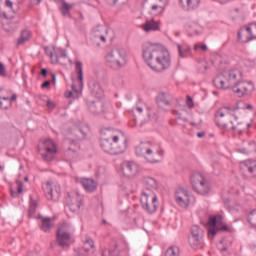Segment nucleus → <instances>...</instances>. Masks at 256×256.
I'll list each match as a JSON object with an SVG mask.
<instances>
[{"instance_id": "1", "label": "nucleus", "mask_w": 256, "mask_h": 256, "mask_svg": "<svg viewBox=\"0 0 256 256\" xmlns=\"http://www.w3.org/2000/svg\"><path fill=\"white\" fill-rule=\"evenodd\" d=\"M216 89H231L236 97H249L255 90L251 81L243 79V72L231 69L216 76L213 80Z\"/></svg>"}, {"instance_id": "2", "label": "nucleus", "mask_w": 256, "mask_h": 256, "mask_svg": "<svg viewBox=\"0 0 256 256\" xmlns=\"http://www.w3.org/2000/svg\"><path fill=\"white\" fill-rule=\"evenodd\" d=\"M142 57L153 71H165L171 67V54L159 43L146 42L142 47Z\"/></svg>"}, {"instance_id": "3", "label": "nucleus", "mask_w": 256, "mask_h": 256, "mask_svg": "<svg viewBox=\"0 0 256 256\" xmlns=\"http://www.w3.org/2000/svg\"><path fill=\"white\" fill-rule=\"evenodd\" d=\"M142 183L144 185L140 197L142 209H144L146 213L153 215L159 208V199L157 198V194H155V191H157L159 187V183L155 178L149 176L144 177Z\"/></svg>"}, {"instance_id": "4", "label": "nucleus", "mask_w": 256, "mask_h": 256, "mask_svg": "<svg viewBox=\"0 0 256 256\" xmlns=\"http://www.w3.org/2000/svg\"><path fill=\"white\" fill-rule=\"evenodd\" d=\"M107 136H102L100 140V145L105 151L110 155H121L125 153L127 149V138L122 132H113L111 130L106 131Z\"/></svg>"}, {"instance_id": "5", "label": "nucleus", "mask_w": 256, "mask_h": 256, "mask_svg": "<svg viewBox=\"0 0 256 256\" xmlns=\"http://www.w3.org/2000/svg\"><path fill=\"white\" fill-rule=\"evenodd\" d=\"M136 155L143 157L147 163H161L165 152L159 145L152 144L151 142H142L136 147Z\"/></svg>"}, {"instance_id": "6", "label": "nucleus", "mask_w": 256, "mask_h": 256, "mask_svg": "<svg viewBox=\"0 0 256 256\" xmlns=\"http://www.w3.org/2000/svg\"><path fill=\"white\" fill-rule=\"evenodd\" d=\"M239 109H248V111H253L254 108L253 105L247 104L245 102H238L237 107L235 108H231L229 106H224L220 108L216 112V123L218 127H220L221 129H227V127H229V123H227V120H225V118H233L234 120L238 121L239 116H237V112L239 111Z\"/></svg>"}, {"instance_id": "7", "label": "nucleus", "mask_w": 256, "mask_h": 256, "mask_svg": "<svg viewBox=\"0 0 256 256\" xmlns=\"http://www.w3.org/2000/svg\"><path fill=\"white\" fill-rule=\"evenodd\" d=\"M105 63L114 71L123 69L127 65V53L123 48H114L105 55Z\"/></svg>"}, {"instance_id": "8", "label": "nucleus", "mask_w": 256, "mask_h": 256, "mask_svg": "<svg viewBox=\"0 0 256 256\" xmlns=\"http://www.w3.org/2000/svg\"><path fill=\"white\" fill-rule=\"evenodd\" d=\"M191 185L198 195H207L211 191V184L201 173L193 174L190 178Z\"/></svg>"}, {"instance_id": "9", "label": "nucleus", "mask_w": 256, "mask_h": 256, "mask_svg": "<svg viewBox=\"0 0 256 256\" xmlns=\"http://www.w3.org/2000/svg\"><path fill=\"white\" fill-rule=\"evenodd\" d=\"M190 236L188 238L189 244L193 249H197L199 245L203 244V238L205 237V230L199 225H193L190 230Z\"/></svg>"}, {"instance_id": "10", "label": "nucleus", "mask_w": 256, "mask_h": 256, "mask_svg": "<svg viewBox=\"0 0 256 256\" xmlns=\"http://www.w3.org/2000/svg\"><path fill=\"white\" fill-rule=\"evenodd\" d=\"M256 39V23L244 26L238 31L239 43H250Z\"/></svg>"}, {"instance_id": "11", "label": "nucleus", "mask_w": 256, "mask_h": 256, "mask_svg": "<svg viewBox=\"0 0 256 256\" xmlns=\"http://www.w3.org/2000/svg\"><path fill=\"white\" fill-rule=\"evenodd\" d=\"M67 209L72 213H77L81 209L83 203V196L77 191L69 192L66 197Z\"/></svg>"}, {"instance_id": "12", "label": "nucleus", "mask_w": 256, "mask_h": 256, "mask_svg": "<svg viewBox=\"0 0 256 256\" xmlns=\"http://www.w3.org/2000/svg\"><path fill=\"white\" fill-rule=\"evenodd\" d=\"M69 224H62L56 233L57 243L60 247H69L71 241V233H69Z\"/></svg>"}, {"instance_id": "13", "label": "nucleus", "mask_w": 256, "mask_h": 256, "mask_svg": "<svg viewBox=\"0 0 256 256\" xmlns=\"http://www.w3.org/2000/svg\"><path fill=\"white\" fill-rule=\"evenodd\" d=\"M43 190L48 201L57 202L61 198V186L57 183L47 182Z\"/></svg>"}, {"instance_id": "14", "label": "nucleus", "mask_w": 256, "mask_h": 256, "mask_svg": "<svg viewBox=\"0 0 256 256\" xmlns=\"http://www.w3.org/2000/svg\"><path fill=\"white\" fill-rule=\"evenodd\" d=\"M44 149L45 152H41V150H39L42 159L48 162L53 161V159H55V155H57V144H55L51 139H46L44 141Z\"/></svg>"}, {"instance_id": "15", "label": "nucleus", "mask_w": 256, "mask_h": 256, "mask_svg": "<svg viewBox=\"0 0 256 256\" xmlns=\"http://www.w3.org/2000/svg\"><path fill=\"white\" fill-rule=\"evenodd\" d=\"M121 170L124 177L133 179V177H137V175H139V164L133 161H125L121 164Z\"/></svg>"}, {"instance_id": "16", "label": "nucleus", "mask_w": 256, "mask_h": 256, "mask_svg": "<svg viewBox=\"0 0 256 256\" xmlns=\"http://www.w3.org/2000/svg\"><path fill=\"white\" fill-rule=\"evenodd\" d=\"M175 200L177 205L183 209H187L189 203H191V194L186 189H179L176 191Z\"/></svg>"}, {"instance_id": "17", "label": "nucleus", "mask_w": 256, "mask_h": 256, "mask_svg": "<svg viewBox=\"0 0 256 256\" xmlns=\"http://www.w3.org/2000/svg\"><path fill=\"white\" fill-rule=\"evenodd\" d=\"M87 105L92 115H101L103 113H107V104L101 100L88 102Z\"/></svg>"}, {"instance_id": "18", "label": "nucleus", "mask_w": 256, "mask_h": 256, "mask_svg": "<svg viewBox=\"0 0 256 256\" xmlns=\"http://www.w3.org/2000/svg\"><path fill=\"white\" fill-rule=\"evenodd\" d=\"M240 169L244 173H249L250 177H256V161L246 160L240 164Z\"/></svg>"}, {"instance_id": "19", "label": "nucleus", "mask_w": 256, "mask_h": 256, "mask_svg": "<svg viewBox=\"0 0 256 256\" xmlns=\"http://www.w3.org/2000/svg\"><path fill=\"white\" fill-rule=\"evenodd\" d=\"M46 53L50 59H54L56 63H61V59H67V52L61 48H56L53 51H48L46 49Z\"/></svg>"}, {"instance_id": "20", "label": "nucleus", "mask_w": 256, "mask_h": 256, "mask_svg": "<svg viewBox=\"0 0 256 256\" xmlns=\"http://www.w3.org/2000/svg\"><path fill=\"white\" fill-rule=\"evenodd\" d=\"M179 5L184 11H195L196 9H199L201 0H179Z\"/></svg>"}, {"instance_id": "21", "label": "nucleus", "mask_w": 256, "mask_h": 256, "mask_svg": "<svg viewBox=\"0 0 256 256\" xmlns=\"http://www.w3.org/2000/svg\"><path fill=\"white\" fill-rule=\"evenodd\" d=\"M186 31H187L189 37H195V36L201 35V33H203V26H201L197 22H189L186 25Z\"/></svg>"}, {"instance_id": "22", "label": "nucleus", "mask_w": 256, "mask_h": 256, "mask_svg": "<svg viewBox=\"0 0 256 256\" xmlns=\"http://www.w3.org/2000/svg\"><path fill=\"white\" fill-rule=\"evenodd\" d=\"M223 220V216L221 215H216V216H211L208 220V234L212 235V237H215L217 235V223Z\"/></svg>"}, {"instance_id": "23", "label": "nucleus", "mask_w": 256, "mask_h": 256, "mask_svg": "<svg viewBox=\"0 0 256 256\" xmlns=\"http://www.w3.org/2000/svg\"><path fill=\"white\" fill-rule=\"evenodd\" d=\"M224 119L228 123L227 129H232V131H238L239 133H245V131H249V129L253 127L252 123H248L246 124V127L241 128L239 127L241 123L237 122V126H236L235 123L233 122V118H224Z\"/></svg>"}, {"instance_id": "24", "label": "nucleus", "mask_w": 256, "mask_h": 256, "mask_svg": "<svg viewBox=\"0 0 256 256\" xmlns=\"http://www.w3.org/2000/svg\"><path fill=\"white\" fill-rule=\"evenodd\" d=\"M178 54L181 59L191 57V46L188 44H177Z\"/></svg>"}, {"instance_id": "25", "label": "nucleus", "mask_w": 256, "mask_h": 256, "mask_svg": "<svg viewBox=\"0 0 256 256\" xmlns=\"http://www.w3.org/2000/svg\"><path fill=\"white\" fill-rule=\"evenodd\" d=\"M81 185H82V187H84V189H85V191H87V193H93V191H95V189H97V183H95V181L93 179L83 178L81 180Z\"/></svg>"}, {"instance_id": "26", "label": "nucleus", "mask_w": 256, "mask_h": 256, "mask_svg": "<svg viewBox=\"0 0 256 256\" xmlns=\"http://www.w3.org/2000/svg\"><path fill=\"white\" fill-rule=\"evenodd\" d=\"M157 105L160 109L167 111V107H171V102L165 93H161L157 97Z\"/></svg>"}, {"instance_id": "27", "label": "nucleus", "mask_w": 256, "mask_h": 256, "mask_svg": "<svg viewBox=\"0 0 256 256\" xmlns=\"http://www.w3.org/2000/svg\"><path fill=\"white\" fill-rule=\"evenodd\" d=\"M38 219H40L41 221L40 222L41 231H44V233H49L51 231V227H53V225L51 224V218L39 216Z\"/></svg>"}, {"instance_id": "28", "label": "nucleus", "mask_w": 256, "mask_h": 256, "mask_svg": "<svg viewBox=\"0 0 256 256\" xmlns=\"http://www.w3.org/2000/svg\"><path fill=\"white\" fill-rule=\"evenodd\" d=\"M90 91L92 93V95H94L95 97L101 98L103 97V88H101V84L97 83V82H92L90 85Z\"/></svg>"}, {"instance_id": "29", "label": "nucleus", "mask_w": 256, "mask_h": 256, "mask_svg": "<svg viewBox=\"0 0 256 256\" xmlns=\"http://www.w3.org/2000/svg\"><path fill=\"white\" fill-rule=\"evenodd\" d=\"M143 29L147 33H149V31H159V23L155 20H148L143 24Z\"/></svg>"}, {"instance_id": "30", "label": "nucleus", "mask_w": 256, "mask_h": 256, "mask_svg": "<svg viewBox=\"0 0 256 256\" xmlns=\"http://www.w3.org/2000/svg\"><path fill=\"white\" fill-rule=\"evenodd\" d=\"M75 71L77 72L78 83L81 89H83V62L76 61Z\"/></svg>"}, {"instance_id": "31", "label": "nucleus", "mask_w": 256, "mask_h": 256, "mask_svg": "<svg viewBox=\"0 0 256 256\" xmlns=\"http://www.w3.org/2000/svg\"><path fill=\"white\" fill-rule=\"evenodd\" d=\"M29 39H31V31L23 30L18 38L17 45H25Z\"/></svg>"}, {"instance_id": "32", "label": "nucleus", "mask_w": 256, "mask_h": 256, "mask_svg": "<svg viewBox=\"0 0 256 256\" xmlns=\"http://www.w3.org/2000/svg\"><path fill=\"white\" fill-rule=\"evenodd\" d=\"M165 256H181L179 247H177V246H170L166 250Z\"/></svg>"}, {"instance_id": "33", "label": "nucleus", "mask_w": 256, "mask_h": 256, "mask_svg": "<svg viewBox=\"0 0 256 256\" xmlns=\"http://www.w3.org/2000/svg\"><path fill=\"white\" fill-rule=\"evenodd\" d=\"M17 192L10 190L11 197H17L20 193H23V182L21 180L16 181Z\"/></svg>"}, {"instance_id": "34", "label": "nucleus", "mask_w": 256, "mask_h": 256, "mask_svg": "<svg viewBox=\"0 0 256 256\" xmlns=\"http://www.w3.org/2000/svg\"><path fill=\"white\" fill-rule=\"evenodd\" d=\"M248 223H250V225L254 228H256V209L252 210L249 214H248V218H247Z\"/></svg>"}, {"instance_id": "35", "label": "nucleus", "mask_w": 256, "mask_h": 256, "mask_svg": "<svg viewBox=\"0 0 256 256\" xmlns=\"http://www.w3.org/2000/svg\"><path fill=\"white\" fill-rule=\"evenodd\" d=\"M72 7H73V5H69L67 2H62V6L60 8L62 15L64 17L69 15V11H71Z\"/></svg>"}, {"instance_id": "36", "label": "nucleus", "mask_w": 256, "mask_h": 256, "mask_svg": "<svg viewBox=\"0 0 256 256\" xmlns=\"http://www.w3.org/2000/svg\"><path fill=\"white\" fill-rule=\"evenodd\" d=\"M102 256H117V245L112 249H104L102 251Z\"/></svg>"}, {"instance_id": "37", "label": "nucleus", "mask_w": 256, "mask_h": 256, "mask_svg": "<svg viewBox=\"0 0 256 256\" xmlns=\"http://www.w3.org/2000/svg\"><path fill=\"white\" fill-rule=\"evenodd\" d=\"M85 247H87L89 250L93 249L95 247V242L93 241V239L87 238L86 241L84 242L83 249H85Z\"/></svg>"}, {"instance_id": "38", "label": "nucleus", "mask_w": 256, "mask_h": 256, "mask_svg": "<svg viewBox=\"0 0 256 256\" xmlns=\"http://www.w3.org/2000/svg\"><path fill=\"white\" fill-rule=\"evenodd\" d=\"M165 8H163V6L159 5V4H153L151 6V11L152 13H161V11H163Z\"/></svg>"}, {"instance_id": "39", "label": "nucleus", "mask_w": 256, "mask_h": 256, "mask_svg": "<svg viewBox=\"0 0 256 256\" xmlns=\"http://www.w3.org/2000/svg\"><path fill=\"white\" fill-rule=\"evenodd\" d=\"M87 253H89V248H80L78 252H76L75 256H87Z\"/></svg>"}, {"instance_id": "40", "label": "nucleus", "mask_w": 256, "mask_h": 256, "mask_svg": "<svg viewBox=\"0 0 256 256\" xmlns=\"http://www.w3.org/2000/svg\"><path fill=\"white\" fill-rule=\"evenodd\" d=\"M5 5H6V7H8V9H11L12 12L17 13L18 8L13 9V1L6 0Z\"/></svg>"}, {"instance_id": "41", "label": "nucleus", "mask_w": 256, "mask_h": 256, "mask_svg": "<svg viewBox=\"0 0 256 256\" xmlns=\"http://www.w3.org/2000/svg\"><path fill=\"white\" fill-rule=\"evenodd\" d=\"M0 77H7V70H5V65L0 62Z\"/></svg>"}, {"instance_id": "42", "label": "nucleus", "mask_w": 256, "mask_h": 256, "mask_svg": "<svg viewBox=\"0 0 256 256\" xmlns=\"http://www.w3.org/2000/svg\"><path fill=\"white\" fill-rule=\"evenodd\" d=\"M37 211V208L30 206L29 210H28V215L29 217H35V213Z\"/></svg>"}, {"instance_id": "43", "label": "nucleus", "mask_w": 256, "mask_h": 256, "mask_svg": "<svg viewBox=\"0 0 256 256\" xmlns=\"http://www.w3.org/2000/svg\"><path fill=\"white\" fill-rule=\"evenodd\" d=\"M187 106L190 108L195 107V103L193 102V98L191 96H187Z\"/></svg>"}, {"instance_id": "44", "label": "nucleus", "mask_w": 256, "mask_h": 256, "mask_svg": "<svg viewBox=\"0 0 256 256\" xmlns=\"http://www.w3.org/2000/svg\"><path fill=\"white\" fill-rule=\"evenodd\" d=\"M209 69V66L206 65V64H202L200 67H199V72L200 73H205V71H207Z\"/></svg>"}, {"instance_id": "45", "label": "nucleus", "mask_w": 256, "mask_h": 256, "mask_svg": "<svg viewBox=\"0 0 256 256\" xmlns=\"http://www.w3.org/2000/svg\"><path fill=\"white\" fill-rule=\"evenodd\" d=\"M49 85H51V82L49 80L45 81L42 85H41V89H47V87H49Z\"/></svg>"}, {"instance_id": "46", "label": "nucleus", "mask_w": 256, "mask_h": 256, "mask_svg": "<svg viewBox=\"0 0 256 256\" xmlns=\"http://www.w3.org/2000/svg\"><path fill=\"white\" fill-rule=\"evenodd\" d=\"M30 207L37 208V200H33V198L30 199Z\"/></svg>"}, {"instance_id": "47", "label": "nucleus", "mask_w": 256, "mask_h": 256, "mask_svg": "<svg viewBox=\"0 0 256 256\" xmlns=\"http://www.w3.org/2000/svg\"><path fill=\"white\" fill-rule=\"evenodd\" d=\"M216 231H229V227L227 225H223L221 228H217Z\"/></svg>"}, {"instance_id": "48", "label": "nucleus", "mask_w": 256, "mask_h": 256, "mask_svg": "<svg viewBox=\"0 0 256 256\" xmlns=\"http://www.w3.org/2000/svg\"><path fill=\"white\" fill-rule=\"evenodd\" d=\"M96 37H98L100 40H102L103 43H106L107 39L105 38V35H98L96 34Z\"/></svg>"}, {"instance_id": "49", "label": "nucleus", "mask_w": 256, "mask_h": 256, "mask_svg": "<svg viewBox=\"0 0 256 256\" xmlns=\"http://www.w3.org/2000/svg\"><path fill=\"white\" fill-rule=\"evenodd\" d=\"M47 73H48V71H47L46 68H43V69L41 70V75H42L43 77H47Z\"/></svg>"}, {"instance_id": "50", "label": "nucleus", "mask_w": 256, "mask_h": 256, "mask_svg": "<svg viewBox=\"0 0 256 256\" xmlns=\"http://www.w3.org/2000/svg\"><path fill=\"white\" fill-rule=\"evenodd\" d=\"M13 101H17V94H13L10 98V102L13 103Z\"/></svg>"}, {"instance_id": "51", "label": "nucleus", "mask_w": 256, "mask_h": 256, "mask_svg": "<svg viewBox=\"0 0 256 256\" xmlns=\"http://www.w3.org/2000/svg\"><path fill=\"white\" fill-rule=\"evenodd\" d=\"M197 137H198L199 139H203V137H205V132H199V133H197Z\"/></svg>"}, {"instance_id": "52", "label": "nucleus", "mask_w": 256, "mask_h": 256, "mask_svg": "<svg viewBox=\"0 0 256 256\" xmlns=\"http://www.w3.org/2000/svg\"><path fill=\"white\" fill-rule=\"evenodd\" d=\"M199 49H201V45L195 44L194 45V51H199Z\"/></svg>"}, {"instance_id": "53", "label": "nucleus", "mask_w": 256, "mask_h": 256, "mask_svg": "<svg viewBox=\"0 0 256 256\" xmlns=\"http://www.w3.org/2000/svg\"><path fill=\"white\" fill-rule=\"evenodd\" d=\"M136 111H138V113H143V107L141 106L136 107Z\"/></svg>"}, {"instance_id": "54", "label": "nucleus", "mask_w": 256, "mask_h": 256, "mask_svg": "<svg viewBox=\"0 0 256 256\" xmlns=\"http://www.w3.org/2000/svg\"><path fill=\"white\" fill-rule=\"evenodd\" d=\"M200 49L202 50V51H207V46L204 44V45H200Z\"/></svg>"}, {"instance_id": "55", "label": "nucleus", "mask_w": 256, "mask_h": 256, "mask_svg": "<svg viewBox=\"0 0 256 256\" xmlns=\"http://www.w3.org/2000/svg\"><path fill=\"white\" fill-rule=\"evenodd\" d=\"M72 91H74V93H78L77 87L75 86V84H72Z\"/></svg>"}, {"instance_id": "56", "label": "nucleus", "mask_w": 256, "mask_h": 256, "mask_svg": "<svg viewBox=\"0 0 256 256\" xmlns=\"http://www.w3.org/2000/svg\"><path fill=\"white\" fill-rule=\"evenodd\" d=\"M42 0H33L34 5H39Z\"/></svg>"}, {"instance_id": "57", "label": "nucleus", "mask_w": 256, "mask_h": 256, "mask_svg": "<svg viewBox=\"0 0 256 256\" xmlns=\"http://www.w3.org/2000/svg\"><path fill=\"white\" fill-rule=\"evenodd\" d=\"M68 99H71L73 97V92H68V95L66 96Z\"/></svg>"}, {"instance_id": "58", "label": "nucleus", "mask_w": 256, "mask_h": 256, "mask_svg": "<svg viewBox=\"0 0 256 256\" xmlns=\"http://www.w3.org/2000/svg\"><path fill=\"white\" fill-rule=\"evenodd\" d=\"M173 113H174V115H178L179 117H181V113H179V111L174 110Z\"/></svg>"}, {"instance_id": "59", "label": "nucleus", "mask_w": 256, "mask_h": 256, "mask_svg": "<svg viewBox=\"0 0 256 256\" xmlns=\"http://www.w3.org/2000/svg\"><path fill=\"white\" fill-rule=\"evenodd\" d=\"M47 107H53V103L51 101L47 102Z\"/></svg>"}, {"instance_id": "60", "label": "nucleus", "mask_w": 256, "mask_h": 256, "mask_svg": "<svg viewBox=\"0 0 256 256\" xmlns=\"http://www.w3.org/2000/svg\"><path fill=\"white\" fill-rule=\"evenodd\" d=\"M1 99H3V101H10L9 97H2Z\"/></svg>"}, {"instance_id": "61", "label": "nucleus", "mask_w": 256, "mask_h": 256, "mask_svg": "<svg viewBox=\"0 0 256 256\" xmlns=\"http://www.w3.org/2000/svg\"><path fill=\"white\" fill-rule=\"evenodd\" d=\"M55 1V3H64L65 2V0H54Z\"/></svg>"}, {"instance_id": "62", "label": "nucleus", "mask_w": 256, "mask_h": 256, "mask_svg": "<svg viewBox=\"0 0 256 256\" xmlns=\"http://www.w3.org/2000/svg\"><path fill=\"white\" fill-rule=\"evenodd\" d=\"M79 133H82L83 137H85V132H83V130L78 129Z\"/></svg>"}, {"instance_id": "63", "label": "nucleus", "mask_w": 256, "mask_h": 256, "mask_svg": "<svg viewBox=\"0 0 256 256\" xmlns=\"http://www.w3.org/2000/svg\"><path fill=\"white\" fill-rule=\"evenodd\" d=\"M2 17H4V19H8L7 14L5 12L2 13Z\"/></svg>"}, {"instance_id": "64", "label": "nucleus", "mask_w": 256, "mask_h": 256, "mask_svg": "<svg viewBox=\"0 0 256 256\" xmlns=\"http://www.w3.org/2000/svg\"><path fill=\"white\" fill-rule=\"evenodd\" d=\"M5 169V166H3V165H0V170H4Z\"/></svg>"}]
</instances>
